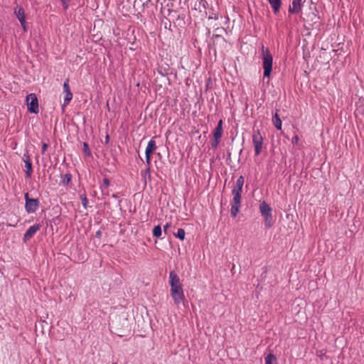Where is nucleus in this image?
<instances>
[{
  "instance_id": "nucleus-17",
  "label": "nucleus",
  "mask_w": 364,
  "mask_h": 364,
  "mask_svg": "<svg viewBox=\"0 0 364 364\" xmlns=\"http://www.w3.org/2000/svg\"><path fill=\"white\" fill-rule=\"evenodd\" d=\"M213 38L214 44H220L223 46L226 44V40L224 37L222 36L221 34L214 33L213 35Z\"/></svg>"
},
{
  "instance_id": "nucleus-2",
  "label": "nucleus",
  "mask_w": 364,
  "mask_h": 364,
  "mask_svg": "<svg viewBox=\"0 0 364 364\" xmlns=\"http://www.w3.org/2000/svg\"><path fill=\"white\" fill-rule=\"evenodd\" d=\"M242 191V186L237 183L232 190L233 198L231 200L230 214L232 218H235L240 211L241 206Z\"/></svg>"
},
{
  "instance_id": "nucleus-39",
  "label": "nucleus",
  "mask_w": 364,
  "mask_h": 364,
  "mask_svg": "<svg viewBox=\"0 0 364 364\" xmlns=\"http://www.w3.org/2000/svg\"><path fill=\"white\" fill-rule=\"evenodd\" d=\"M109 141V135H107L105 137V143L108 144Z\"/></svg>"
},
{
  "instance_id": "nucleus-19",
  "label": "nucleus",
  "mask_w": 364,
  "mask_h": 364,
  "mask_svg": "<svg viewBox=\"0 0 364 364\" xmlns=\"http://www.w3.org/2000/svg\"><path fill=\"white\" fill-rule=\"evenodd\" d=\"M25 168H26V178H29L31 177V174L33 172V168H32V163L31 161L28 162L26 161L25 163Z\"/></svg>"
},
{
  "instance_id": "nucleus-5",
  "label": "nucleus",
  "mask_w": 364,
  "mask_h": 364,
  "mask_svg": "<svg viewBox=\"0 0 364 364\" xmlns=\"http://www.w3.org/2000/svg\"><path fill=\"white\" fill-rule=\"evenodd\" d=\"M259 208L262 216L264 218L265 228H270L274 224L272 208L267 203L263 200L260 203Z\"/></svg>"
},
{
  "instance_id": "nucleus-3",
  "label": "nucleus",
  "mask_w": 364,
  "mask_h": 364,
  "mask_svg": "<svg viewBox=\"0 0 364 364\" xmlns=\"http://www.w3.org/2000/svg\"><path fill=\"white\" fill-rule=\"evenodd\" d=\"M304 27L306 30L319 29L321 22L319 16L314 11L305 14L303 17Z\"/></svg>"
},
{
  "instance_id": "nucleus-38",
  "label": "nucleus",
  "mask_w": 364,
  "mask_h": 364,
  "mask_svg": "<svg viewBox=\"0 0 364 364\" xmlns=\"http://www.w3.org/2000/svg\"><path fill=\"white\" fill-rule=\"evenodd\" d=\"M298 141H299V136L297 135H295L292 139V143L297 144Z\"/></svg>"
},
{
  "instance_id": "nucleus-15",
  "label": "nucleus",
  "mask_w": 364,
  "mask_h": 364,
  "mask_svg": "<svg viewBox=\"0 0 364 364\" xmlns=\"http://www.w3.org/2000/svg\"><path fill=\"white\" fill-rule=\"evenodd\" d=\"M223 120L220 119L218 122V124L214 129L213 132V136L214 138H216L217 139H220L223 135Z\"/></svg>"
},
{
  "instance_id": "nucleus-33",
  "label": "nucleus",
  "mask_w": 364,
  "mask_h": 364,
  "mask_svg": "<svg viewBox=\"0 0 364 364\" xmlns=\"http://www.w3.org/2000/svg\"><path fill=\"white\" fill-rule=\"evenodd\" d=\"M48 148V144L46 143H43L41 153L43 154Z\"/></svg>"
},
{
  "instance_id": "nucleus-36",
  "label": "nucleus",
  "mask_w": 364,
  "mask_h": 364,
  "mask_svg": "<svg viewBox=\"0 0 364 364\" xmlns=\"http://www.w3.org/2000/svg\"><path fill=\"white\" fill-rule=\"evenodd\" d=\"M170 226H171V225H170V224H168V223L166 224V225L164 226V233H165V234H166V233H167V230H168V228Z\"/></svg>"
},
{
  "instance_id": "nucleus-31",
  "label": "nucleus",
  "mask_w": 364,
  "mask_h": 364,
  "mask_svg": "<svg viewBox=\"0 0 364 364\" xmlns=\"http://www.w3.org/2000/svg\"><path fill=\"white\" fill-rule=\"evenodd\" d=\"M62 2L64 10H67L69 6L70 0H60Z\"/></svg>"
},
{
  "instance_id": "nucleus-22",
  "label": "nucleus",
  "mask_w": 364,
  "mask_h": 364,
  "mask_svg": "<svg viewBox=\"0 0 364 364\" xmlns=\"http://www.w3.org/2000/svg\"><path fill=\"white\" fill-rule=\"evenodd\" d=\"M186 232L183 228L178 229L176 233H174V236L178 238L181 240H183L185 239Z\"/></svg>"
},
{
  "instance_id": "nucleus-11",
  "label": "nucleus",
  "mask_w": 364,
  "mask_h": 364,
  "mask_svg": "<svg viewBox=\"0 0 364 364\" xmlns=\"http://www.w3.org/2000/svg\"><path fill=\"white\" fill-rule=\"evenodd\" d=\"M41 225L37 223L34 224L33 225L31 226L25 232L23 235V241L26 242L31 239L34 235L40 230Z\"/></svg>"
},
{
  "instance_id": "nucleus-6",
  "label": "nucleus",
  "mask_w": 364,
  "mask_h": 364,
  "mask_svg": "<svg viewBox=\"0 0 364 364\" xmlns=\"http://www.w3.org/2000/svg\"><path fill=\"white\" fill-rule=\"evenodd\" d=\"M116 334L119 337H122L126 335V333H130L132 326L127 318H119L118 321H116Z\"/></svg>"
},
{
  "instance_id": "nucleus-24",
  "label": "nucleus",
  "mask_w": 364,
  "mask_h": 364,
  "mask_svg": "<svg viewBox=\"0 0 364 364\" xmlns=\"http://www.w3.org/2000/svg\"><path fill=\"white\" fill-rule=\"evenodd\" d=\"M72 178V175L70 173L65 174L62 178V183L65 186H68Z\"/></svg>"
},
{
  "instance_id": "nucleus-20",
  "label": "nucleus",
  "mask_w": 364,
  "mask_h": 364,
  "mask_svg": "<svg viewBox=\"0 0 364 364\" xmlns=\"http://www.w3.org/2000/svg\"><path fill=\"white\" fill-rule=\"evenodd\" d=\"M109 185H110V181H109V178H105L103 179V185L101 186L102 192L103 194H106V195L108 194L107 188Z\"/></svg>"
},
{
  "instance_id": "nucleus-9",
  "label": "nucleus",
  "mask_w": 364,
  "mask_h": 364,
  "mask_svg": "<svg viewBox=\"0 0 364 364\" xmlns=\"http://www.w3.org/2000/svg\"><path fill=\"white\" fill-rule=\"evenodd\" d=\"M28 110L31 113L37 114L39 112L38 102L35 94L31 93L26 97Z\"/></svg>"
},
{
  "instance_id": "nucleus-27",
  "label": "nucleus",
  "mask_w": 364,
  "mask_h": 364,
  "mask_svg": "<svg viewBox=\"0 0 364 364\" xmlns=\"http://www.w3.org/2000/svg\"><path fill=\"white\" fill-rule=\"evenodd\" d=\"M80 198L82 202V205L85 208H87V204H88V200L87 198V196L85 194H82L80 196Z\"/></svg>"
},
{
  "instance_id": "nucleus-7",
  "label": "nucleus",
  "mask_w": 364,
  "mask_h": 364,
  "mask_svg": "<svg viewBox=\"0 0 364 364\" xmlns=\"http://www.w3.org/2000/svg\"><path fill=\"white\" fill-rule=\"evenodd\" d=\"M263 137L259 129L255 130L252 134V143L255 147V156H259L262 149Z\"/></svg>"
},
{
  "instance_id": "nucleus-23",
  "label": "nucleus",
  "mask_w": 364,
  "mask_h": 364,
  "mask_svg": "<svg viewBox=\"0 0 364 364\" xmlns=\"http://www.w3.org/2000/svg\"><path fill=\"white\" fill-rule=\"evenodd\" d=\"M276 360V356L272 353H269L265 357V364H272V362H275Z\"/></svg>"
},
{
  "instance_id": "nucleus-28",
  "label": "nucleus",
  "mask_w": 364,
  "mask_h": 364,
  "mask_svg": "<svg viewBox=\"0 0 364 364\" xmlns=\"http://www.w3.org/2000/svg\"><path fill=\"white\" fill-rule=\"evenodd\" d=\"M63 91L65 93L68 92H71L70 86H69V79L67 78L63 83Z\"/></svg>"
},
{
  "instance_id": "nucleus-4",
  "label": "nucleus",
  "mask_w": 364,
  "mask_h": 364,
  "mask_svg": "<svg viewBox=\"0 0 364 364\" xmlns=\"http://www.w3.org/2000/svg\"><path fill=\"white\" fill-rule=\"evenodd\" d=\"M264 77H269L272 70L273 58L268 48H262Z\"/></svg>"
},
{
  "instance_id": "nucleus-37",
  "label": "nucleus",
  "mask_w": 364,
  "mask_h": 364,
  "mask_svg": "<svg viewBox=\"0 0 364 364\" xmlns=\"http://www.w3.org/2000/svg\"><path fill=\"white\" fill-rule=\"evenodd\" d=\"M95 237L98 238H101L102 237V231L100 230H97L95 233Z\"/></svg>"
},
{
  "instance_id": "nucleus-8",
  "label": "nucleus",
  "mask_w": 364,
  "mask_h": 364,
  "mask_svg": "<svg viewBox=\"0 0 364 364\" xmlns=\"http://www.w3.org/2000/svg\"><path fill=\"white\" fill-rule=\"evenodd\" d=\"M26 203L25 209L28 213H33L36 211L39 206L38 199L30 198L28 193L24 195Z\"/></svg>"
},
{
  "instance_id": "nucleus-29",
  "label": "nucleus",
  "mask_w": 364,
  "mask_h": 364,
  "mask_svg": "<svg viewBox=\"0 0 364 364\" xmlns=\"http://www.w3.org/2000/svg\"><path fill=\"white\" fill-rule=\"evenodd\" d=\"M22 159H23L24 163H26V161H28V162L31 161V159H30V156H29V154H28V150H26V152L23 154Z\"/></svg>"
},
{
  "instance_id": "nucleus-30",
  "label": "nucleus",
  "mask_w": 364,
  "mask_h": 364,
  "mask_svg": "<svg viewBox=\"0 0 364 364\" xmlns=\"http://www.w3.org/2000/svg\"><path fill=\"white\" fill-rule=\"evenodd\" d=\"M220 139H217L216 138H214V140L211 143V146L213 149H215L218 147Z\"/></svg>"
},
{
  "instance_id": "nucleus-12",
  "label": "nucleus",
  "mask_w": 364,
  "mask_h": 364,
  "mask_svg": "<svg viewBox=\"0 0 364 364\" xmlns=\"http://www.w3.org/2000/svg\"><path fill=\"white\" fill-rule=\"evenodd\" d=\"M302 0H292L289 7V13L291 14H299L301 11Z\"/></svg>"
},
{
  "instance_id": "nucleus-16",
  "label": "nucleus",
  "mask_w": 364,
  "mask_h": 364,
  "mask_svg": "<svg viewBox=\"0 0 364 364\" xmlns=\"http://www.w3.org/2000/svg\"><path fill=\"white\" fill-rule=\"evenodd\" d=\"M274 14L279 13L281 5L282 0H268Z\"/></svg>"
},
{
  "instance_id": "nucleus-25",
  "label": "nucleus",
  "mask_w": 364,
  "mask_h": 364,
  "mask_svg": "<svg viewBox=\"0 0 364 364\" xmlns=\"http://www.w3.org/2000/svg\"><path fill=\"white\" fill-rule=\"evenodd\" d=\"M65 97H64V102L63 106H66L69 104V102L73 99V93L71 92H68L67 93H65Z\"/></svg>"
},
{
  "instance_id": "nucleus-32",
  "label": "nucleus",
  "mask_w": 364,
  "mask_h": 364,
  "mask_svg": "<svg viewBox=\"0 0 364 364\" xmlns=\"http://www.w3.org/2000/svg\"><path fill=\"white\" fill-rule=\"evenodd\" d=\"M237 184H239L243 187L244 185V177L242 176H240L236 181Z\"/></svg>"
},
{
  "instance_id": "nucleus-21",
  "label": "nucleus",
  "mask_w": 364,
  "mask_h": 364,
  "mask_svg": "<svg viewBox=\"0 0 364 364\" xmlns=\"http://www.w3.org/2000/svg\"><path fill=\"white\" fill-rule=\"evenodd\" d=\"M162 235L161 227L160 225H156L153 229V236L160 237Z\"/></svg>"
},
{
  "instance_id": "nucleus-34",
  "label": "nucleus",
  "mask_w": 364,
  "mask_h": 364,
  "mask_svg": "<svg viewBox=\"0 0 364 364\" xmlns=\"http://www.w3.org/2000/svg\"><path fill=\"white\" fill-rule=\"evenodd\" d=\"M223 31H225L224 28H217L215 29V33L221 34V33Z\"/></svg>"
},
{
  "instance_id": "nucleus-10",
  "label": "nucleus",
  "mask_w": 364,
  "mask_h": 364,
  "mask_svg": "<svg viewBox=\"0 0 364 364\" xmlns=\"http://www.w3.org/2000/svg\"><path fill=\"white\" fill-rule=\"evenodd\" d=\"M156 149V144L154 139H151L146 148L145 156H146V163L148 166L147 171H149V166L151 164V156L152 153Z\"/></svg>"
},
{
  "instance_id": "nucleus-35",
  "label": "nucleus",
  "mask_w": 364,
  "mask_h": 364,
  "mask_svg": "<svg viewBox=\"0 0 364 364\" xmlns=\"http://www.w3.org/2000/svg\"><path fill=\"white\" fill-rule=\"evenodd\" d=\"M21 26H22L24 31H27V26H26V20H24V22L23 23H21Z\"/></svg>"
},
{
  "instance_id": "nucleus-40",
  "label": "nucleus",
  "mask_w": 364,
  "mask_h": 364,
  "mask_svg": "<svg viewBox=\"0 0 364 364\" xmlns=\"http://www.w3.org/2000/svg\"><path fill=\"white\" fill-rule=\"evenodd\" d=\"M314 9L315 11H316V6H314Z\"/></svg>"
},
{
  "instance_id": "nucleus-13",
  "label": "nucleus",
  "mask_w": 364,
  "mask_h": 364,
  "mask_svg": "<svg viewBox=\"0 0 364 364\" xmlns=\"http://www.w3.org/2000/svg\"><path fill=\"white\" fill-rule=\"evenodd\" d=\"M158 73L162 76H168L171 73V68L167 63H161L158 66L157 69Z\"/></svg>"
},
{
  "instance_id": "nucleus-1",
  "label": "nucleus",
  "mask_w": 364,
  "mask_h": 364,
  "mask_svg": "<svg viewBox=\"0 0 364 364\" xmlns=\"http://www.w3.org/2000/svg\"><path fill=\"white\" fill-rule=\"evenodd\" d=\"M170 294L176 304H180L185 299L182 284L178 274L171 271L169 273Z\"/></svg>"
},
{
  "instance_id": "nucleus-18",
  "label": "nucleus",
  "mask_w": 364,
  "mask_h": 364,
  "mask_svg": "<svg viewBox=\"0 0 364 364\" xmlns=\"http://www.w3.org/2000/svg\"><path fill=\"white\" fill-rule=\"evenodd\" d=\"M277 110L276 113L272 117V122L277 129L280 130L282 129V120L280 119Z\"/></svg>"
},
{
  "instance_id": "nucleus-14",
  "label": "nucleus",
  "mask_w": 364,
  "mask_h": 364,
  "mask_svg": "<svg viewBox=\"0 0 364 364\" xmlns=\"http://www.w3.org/2000/svg\"><path fill=\"white\" fill-rule=\"evenodd\" d=\"M14 14L18 19L20 23H23L26 20L25 11L23 7L17 5L14 9Z\"/></svg>"
},
{
  "instance_id": "nucleus-26",
  "label": "nucleus",
  "mask_w": 364,
  "mask_h": 364,
  "mask_svg": "<svg viewBox=\"0 0 364 364\" xmlns=\"http://www.w3.org/2000/svg\"><path fill=\"white\" fill-rule=\"evenodd\" d=\"M83 151L87 156H90L92 155L90 149L87 142H83Z\"/></svg>"
}]
</instances>
